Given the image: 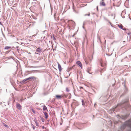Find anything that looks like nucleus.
<instances>
[{
	"label": "nucleus",
	"instance_id": "18",
	"mask_svg": "<svg viewBox=\"0 0 131 131\" xmlns=\"http://www.w3.org/2000/svg\"><path fill=\"white\" fill-rule=\"evenodd\" d=\"M62 96H63V97L64 96L66 98L67 97V95H65V94H63L62 95Z\"/></svg>",
	"mask_w": 131,
	"mask_h": 131
},
{
	"label": "nucleus",
	"instance_id": "13",
	"mask_svg": "<svg viewBox=\"0 0 131 131\" xmlns=\"http://www.w3.org/2000/svg\"><path fill=\"white\" fill-rule=\"evenodd\" d=\"M43 111L45 110H47V108L45 106H43Z\"/></svg>",
	"mask_w": 131,
	"mask_h": 131
},
{
	"label": "nucleus",
	"instance_id": "3",
	"mask_svg": "<svg viewBox=\"0 0 131 131\" xmlns=\"http://www.w3.org/2000/svg\"><path fill=\"white\" fill-rule=\"evenodd\" d=\"M63 97V96L60 95H56V99H60Z\"/></svg>",
	"mask_w": 131,
	"mask_h": 131
},
{
	"label": "nucleus",
	"instance_id": "12",
	"mask_svg": "<svg viewBox=\"0 0 131 131\" xmlns=\"http://www.w3.org/2000/svg\"><path fill=\"white\" fill-rule=\"evenodd\" d=\"M118 26L120 28L122 29H123V26L122 25H118Z\"/></svg>",
	"mask_w": 131,
	"mask_h": 131
},
{
	"label": "nucleus",
	"instance_id": "24",
	"mask_svg": "<svg viewBox=\"0 0 131 131\" xmlns=\"http://www.w3.org/2000/svg\"><path fill=\"white\" fill-rule=\"evenodd\" d=\"M27 72H30V73H32V71H27Z\"/></svg>",
	"mask_w": 131,
	"mask_h": 131
},
{
	"label": "nucleus",
	"instance_id": "11",
	"mask_svg": "<svg viewBox=\"0 0 131 131\" xmlns=\"http://www.w3.org/2000/svg\"><path fill=\"white\" fill-rule=\"evenodd\" d=\"M91 67L88 68V69L87 70V71L88 73H90V72L91 71Z\"/></svg>",
	"mask_w": 131,
	"mask_h": 131
},
{
	"label": "nucleus",
	"instance_id": "21",
	"mask_svg": "<svg viewBox=\"0 0 131 131\" xmlns=\"http://www.w3.org/2000/svg\"><path fill=\"white\" fill-rule=\"evenodd\" d=\"M32 111L33 112V113L34 114L35 113V111L34 110L32 109Z\"/></svg>",
	"mask_w": 131,
	"mask_h": 131
},
{
	"label": "nucleus",
	"instance_id": "34",
	"mask_svg": "<svg viewBox=\"0 0 131 131\" xmlns=\"http://www.w3.org/2000/svg\"><path fill=\"white\" fill-rule=\"evenodd\" d=\"M58 18L59 19V17H58Z\"/></svg>",
	"mask_w": 131,
	"mask_h": 131
},
{
	"label": "nucleus",
	"instance_id": "22",
	"mask_svg": "<svg viewBox=\"0 0 131 131\" xmlns=\"http://www.w3.org/2000/svg\"><path fill=\"white\" fill-rule=\"evenodd\" d=\"M87 15H88V16H89L90 15V13H89V14H85V16H87Z\"/></svg>",
	"mask_w": 131,
	"mask_h": 131
},
{
	"label": "nucleus",
	"instance_id": "25",
	"mask_svg": "<svg viewBox=\"0 0 131 131\" xmlns=\"http://www.w3.org/2000/svg\"><path fill=\"white\" fill-rule=\"evenodd\" d=\"M79 87L80 88V89H83V88L82 87H80V86Z\"/></svg>",
	"mask_w": 131,
	"mask_h": 131
},
{
	"label": "nucleus",
	"instance_id": "6",
	"mask_svg": "<svg viewBox=\"0 0 131 131\" xmlns=\"http://www.w3.org/2000/svg\"><path fill=\"white\" fill-rule=\"evenodd\" d=\"M76 63L80 67L81 69L82 68V64L81 62L80 61H77Z\"/></svg>",
	"mask_w": 131,
	"mask_h": 131
},
{
	"label": "nucleus",
	"instance_id": "31",
	"mask_svg": "<svg viewBox=\"0 0 131 131\" xmlns=\"http://www.w3.org/2000/svg\"><path fill=\"white\" fill-rule=\"evenodd\" d=\"M101 65L102 66V63H101Z\"/></svg>",
	"mask_w": 131,
	"mask_h": 131
},
{
	"label": "nucleus",
	"instance_id": "10",
	"mask_svg": "<svg viewBox=\"0 0 131 131\" xmlns=\"http://www.w3.org/2000/svg\"><path fill=\"white\" fill-rule=\"evenodd\" d=\"M45 116V118L47 119L48 118V115L47 113L46 112L44 113Z\"/></svg>",
	"mask_w": 131,
	"mask_h": 131
},
{
	"label": "nucleus",
	"instance_id": "2",
	"mask_svg": "<svg viewBox=\"0 0 131 131\" xmlns=\"http://www.w3.org/2000/svg\"><path fill=\"white\" fill-rule=\"evenodd\" d=\"M84 61L86 64H89V62H91V60L89 58H88L86 57H84Z\"/></svg>",
	"mask_w": 131,
	"mask_h": 131
},
{
	"label": "nucleus",
	"instance_id": "29",
	"mask_svg": "<svg viewBox=\"0 0 131 131\" xmlns=\"http://www.w3.org/2000/svg\"><path fill=\"white\" fill-rule=\"evenodd\" d=\"M97 10L98 9V6H97Z\"/></svg>",
	"mask_w": 131,
	"mask_h": 131
},
{
	"label": "nucleus",
	"instance_id": "27",
	"mask_svg": "<svg viewBox=\"0 0 131 131\" xmlns=\"http://www.w3.org/2000/svg\"><path fill=\"white\" fill-rule=\"evenodd\" d=\"M20 101L21 102H22L23 101V100L22 99H20Z\"/></svg>",
	"mask_w": 131,
	"mask_h": 131
},
{
	"label": "nucleus",
	"instance_id": "19",
	"mask_svg": "<svg viewBox=\"0 0 131 131\" xmlns=\"http://www.w3.org/2000/svg\"><path fill=\"white\" fill-rule=\"evenodd\" d=\"M66 91L67 92H69V90L68 88H66Z\"/></svg>",
	"mask_w": 131,
	"mask_h": 131
},
{
	"label": "nucleus",
	"instance_id": "28",
	"mask_svg": "<svg viewBox=\"0 0 131 131\" xmlns=\"http://www.w3.org/2000/svg\"><path fill=\"white\" fill-rule=\"evenodd\" d=\"M0 25H2V23L0 21Z\"/></svg>",
	"mask_w": 131,
	"mask_h": 131
},
{
	"label": "nucleus",
	"instance_id": "20",
	"mask_svg": "<svg viewBox=\"0 0 131 131\" xmlns=\"http://www.w3.org/2000/svg\"><path fill=\"white\" fill-rule=\"evenodd\" d=\"M51 38H53V40H56V39H55V37H54V36H53V37H52H52H51Z\"/></svg>",
	"mask_w": 131,
	"mask_h": 131
},
{
	"label": "nucleus",
	"instance_id": "5",
	"mask_svg": "<svg viewBox=\"0 0 131 131\" xmlns=\"http://www.w3.org/2000/svg\"><path fill=\"white\" fill-rule=\"evenodd\" d=\"M16 105L17 108L19 110H21V105L18 103H16Z\"/></svg>",
	"mask_w": 131,
	"mask_h": 131
},
{
	"label": "nucleus",
	"instance_id": "8",
	"mask_svg": "<svg viewBox=\"0 0 131 131\" xmlns=\"http://www.w3.org/2000/svg\"><path fill=\"white\" fill-rule=\"evenodd\" d=\"M58 68L59 69V71H61L62 69L61 66L60 65L59 63H58Z\"/></svg>",
	"mask_w": 131,
	"mask_h": 131
},
{
	"label": "nucleus",
	"instance_id": "35",
	"mask_svg": "<svg viewBox=\"0 0 131 131\" xmlns=\"http://www.w3.org/2000/svg\"><path fill=\"white\" fill-rule=\"evenodd\" d=\"M87 5V4L85 5Z\"/></svg>",
	"mask_w": 131,
	"mask_h": 131
},
{
	"label": "nucleus",
	"instance_id": "7",
	"mask_svg": "<svg viewBox=\"0 0 131 131\" xmlns=\"http://www.w3.org/2000/svg\"><path fill=\"white\" fill-rule=\"evenodd\" d=\"M41 49L40 48H39L36 50L35 53L37 54H38L41 51Z\"/></svg>",
	"mask_w": 131,
	"mask_h": 131
},
{
	"label": "nucleus",
	"instance_id": "17",
	"mask_svg": "<svg viewBox=\"0 0 131 131\" xmlns=\"http://www.w3.org/2000/svg\"><path fill=\"white\" fill-rule=\"evenodd\" d=\"M31 125L32 126L33 129L34 130L35 128V127L33 125V124H31Z\"/></svg>",
	"mask_w": 131,
	"mask_h": 131
},
{
	"label": "nucleus",
	"instance_id": "33",
	"mask_svg": "<svg viewBox=\"0 0 131 131\" xmlns=\"http://www.w3.org/2000/svg\"><path fill=\"white\" fill-rule=\"evenodd\" d=\"M42 122H44V121H43V120H42Z\"/></svg>",
	"mask_w": 131,
	"mask_h": 131
},
{
	"label": "nucleus",
	"instance_id": "14",
	"mask_svg": "<svg viewBox=\"0 0 131 131\" xmlns=\"http://www.w3.org/2000/svg\"><path fill=\"white\" fill-rule=\"evenodd\" d=\"M28 80V78L25 79H24L23 80V82H25L26 81H27Z\"/></svg>",
	"mask_w": 131,
	"mask_h": 131
},
{
	"label": "nucleus",
	"instance_id": "30",
	"mask_svg": "<svg viewBox=\"0 0 131 131\" xmlns=\"http://www.w3.org/2000/svg\"><path fill=\"white\" fill-rule=\"evenodd\" d=\"M6 127H7V125H5Z\"/></svg>",
	"mask_w": 131,
	"mask_h": 131
},
{
	"label": "nucleus",
	"instance_id": "32",
	"mask_svg": "<svg viewBox=\"0 0 131 131\" xmlns=\"http://www.w3.org/2000/svg\"><path fill=\"white\" fill-rule=\"evenodd\" d=\"M42 122H44V121H43V120H42Z\"/></svg>",
	"mask_w": 131,
	"mask_h": 131
},
{
	"label": "nucleus",
	"instance_id": "9",
	"mask_svg": "<svg viewBox=\"0 0 131 131\" xmlns=\"http://www.w3.org/2000/svg\"><path fill=\"white\" fill-rule=\"evenodd\" d=\"M36 78L34 76L30 77H29L28 78V80L30 79H35Z\"/></svg>",
	"mask_w": 131,
	"mask_h": 131
},
{
	"label": "nucleus",
	"instance_id": "15",
	"mask_svg": "<svg viewBox=\"0 0 131 131\" xmlns=\"http://www.w3.org/2000/svg\"><path fill=\"white\" fill-rule=\"evenodd\" d=\"M35 123L36 124V126H39L37 122V121L36 120H35Z\"/></svg>",
	"mask_w": 131,
	"mask_h": 131
},
{
	"label": "nucleus",
	"instance_id": "23",
	"mask_svg": "<svg viewBox=\"0 0 131 131\" xmlns=\"http://www.w3.org/2000/svg\"><path fill=\"white\" fill-rule=\"evenodd\" d=\"M84 104H85L84 103V102H83V100L82 101V104L83 105H84Z\"/></svg>",
	"mask_w": 131,
	"mask_h": 131
},
{
	"label": "nucleus",
	"instance_id": "4",
	"mask_svg": "<svg viewBox=\"0 0 131 131\" xmlns=\"http://www.w3.org/2000/svg\"><path fill=\"white\" fill-rule=\"evenodd\" d=\"M100 6H105L106 5V4L104 2V0H102L100 3Z\"/></svg>",
	"mask_w": 131,
	"mask_h": 131
},
{
	"label": "nucleus",
	"instance_id": "26",
	"mask_svg": "<svg viewBox=\"0 0 131 131\" xmlns=\"http://www.w3.org/2000/svg\"><path fill=\"white\" fill-rule=\"evenodd\" d=\"M42 128L43 129H44V128L46 129V128H45L44 126H43L42 127Z\"/></svg>",
	"mask_w": 131,
	"mask_h": 131
},
{
	"label": "nucleus",
	"instance_id": "1",
	"mask_svg": "<svg viewBox=\"0 0 131 131\" xmlns=\"http://www.w3.org/2000/svg\"><path fill=\"white\" fill-rule=\"evenodd\" d=\"M68 22L69 24V29L71 28H73L74 27L75 24L74 21L71 20H69Z\"/></svg>",
	"mask_w": 131,
	"mask_h": 131
},
{
	"label": "nucleus",
	"instance_id": "16",
	"mask_svg": "<svg viewBox=\"0 0 131 131\" xmlns=\"http://www.w3.org/2000/svg\"><path fill=\"white\" fill-rule=\"evenodd\" d=\"M10 48V47L7 46V47H5V49H8Z\"/></svg>",
	"mask_w": 131,
	"mask_h": 131
}]
</instances>
